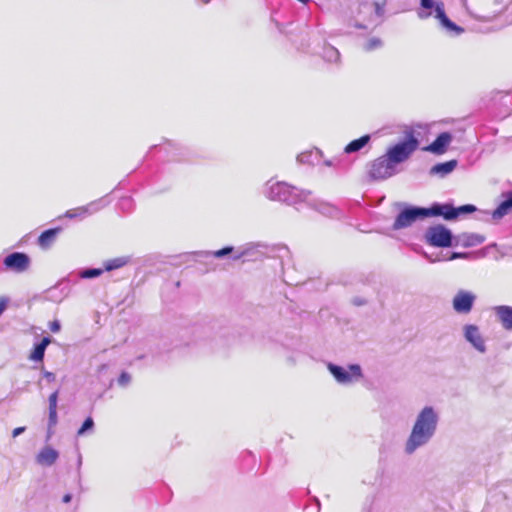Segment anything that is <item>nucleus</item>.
Masks as SVG:
<instances>
[{
  "label": "nucleus",
  "mask_w": 512,
  "mask_h": 512,
  "mask_svg": "<svg viewBox=\"0 0 512 512\" xmlns=\"http://www.w3.org/2000/svg\"><path fill=\"white\" fill-rule=\"evenodd\" d=\"M311 207H313L315 210H317L319 213H321L324 216L330 217V218H338L340 217V210L327 202L324 201H314L313 203L307 202Z\"/></svg>",
  "instance_id": "obj_18"
},
{
  "label": "nucleus",
  "mask_w": 512,
  "mask_h": 512,
  "mask_svg": "<svg viewBox=\"0 0 512 512\" xmlns=\"http://www.w3.org/2000/svg\"><path fill=\"white\" fill-rule=\"evenodd\" d=\"M463 337L478 353L485 354L487 352L486 340L477 325H464Z\"/></svg>",
  "instance_id": "obj_10"
},
{
  "label": "nucleus",
  "mask_w": 512,
  "mask_h": 512,
  "mask_svg": "<svg viewBox=\"0 0 512 512\" xmlns=\"http://www.w3.org/2000/svg\"><path fill=\"white\" fill-rule=\"evenodd\" d=\"M131 257L130 256H120L113 259H109L104 262V271H113L119 268L124 267L128 263H130Z\"/></svg>",
  "instance_id": "obj_25"
},
{
  "label": "nucleus",
  "mask_w": 512,
  "mask_h": 512,
  "mask_svg": "<svg viewBox=\"0 0 512 512\" xmlns=\"http://www.w3.org/2000/svg\"><path fill=\"white\" fill-rule=\"evenodd\" d=\"M130 381L131 376L127 372H122L118 378V384L123 387L127 386L130 383Z\"/></svg>",
  "instance_id": "obj_36"
},
{
  "label": "nucleus",
  "mask_w": 512,
  "mask_h": 512,
  "mask_svg": "<svg viewBox=\"0 0 512 512\" xmlns=\"http://www.w3.org/2000/svg\"><path fill=\"white\" fill-rule=\"evenodd\" d=\"M451 141V133L442 132L436 137V139L431 144L425 147L424 150L436 155H441L447 151V148Z\"/></svg>",
  "instance_id": "obj_13"
},
{
  "label": "nucleus",
  "mask_w": 512,
  "mask_h": 512,
  "mask_svg": "<svg viewBox=\"0 0 512 512\" xmlns=\"http://www.w3.org/2000/svg\"><path fill=\"white\" fill-rule=\"evenodd\" d=\"M475 211H477V207L473 204L455 207L452 203L434 202L430 207H426L427 218L443 217L447 221L455 220L461 215L471 214Z\"/></svg>",
  "instance_id": "obj_3"
},
{
  "label": "nucleus",
  "mask_w": 512,
  "mask_h": 512,
  "mask_svg": "<svg viewBox=\"0 0 512 512\" xmlns=\"http://www.w3.org/2000/svg\"><path fill=\"white\" fill-rule=\"evenodd\" d=\"M61 232L60 227L56 228H50L45 231H43L40 236L38 237V245L42 249H48L51 247V245L55 242L58 234Z\"/></svg>",
  "instance_id": "obj_19"
},
{
  "label": "nucleus",
  "mask_w": 512,
  "mask_h": 512,
  "mask_svg": "<svg viewBox=\"0 0 512 512\" xmlns=\"http://www.w3.org/2000/svg\"><path fill=\"white\" fill-rule=\"evenodd\" d=\"M323 58L327 62L337 63L340 59V53L335 47L327 45L323 48Z\"/></svg>",
  "instance_id": "obj_27"
},
{
  "label": "nucleus",
  "mask_w": 512,
  "mask_h": 512,
  "mask_svg": "<svg viewBox=\"0 0 512 512\" xmlns=\"http://www.w3.org/2000/svg\"><path fill=\"white\" fill-rule=\"evenodd\" d=\"M417 15L420 19H426L431 15V12H425L424 10H419Z\"/></svg>",
  "instance_id": "obj_41"
},
{
  "label": "nucleus",
  "mask_w": 512,
  "mask_h": 512,
  "mask_svg": "<svg viewBox=\"0 0 512 512\" xmlns=\"http://www.w3.org/2000/svg\"><path fill=\"white\" fill-rule=\"evenodd\" d=\"M484 240V236L474 233H463L457 237V241L460 242L464 247L480 245L484 242Z\"/></svg>",
  "instance_id": "obj_22"
},
{
  "label": "nucleus",
  "mask_w": 512,
  "mask_h": 512,
  "mask_svg": "<svg viewBox=\"0 0 512 512\" xmlns=\"http://www.w3.org/2000/svg\"><path fill=\"white\" fill-rule=\"evenodd\" d=\"M383 45V42L380 38H377V37H373V38H370L363 46V49L365 51H373V50H376V49H379L381 48Z\"/></svg>",
  "instance_id": "obj_30"
},
{
  "label": "nucleus",
  "mask_w": 512,
  "mask_h": 512,
  "mask_svg": "<svg viewBox=\"0 0 512 512\" xmlns=\"http://www.w3.org/2000/svg\"><path fill=\"white\" fill-rule=\"evenodd\" d=\"M71 499H72V496L70 494H66L63 497V502L64 503H69L71 501Z\"/></svg>",
  "instance_id": "obj_44"
},
{
  "label": "nucleus",
  "mask_w": 512,
  "mask_h": 512,
  "mask_svg": "<svg viewBox=\"0 0 512 512\" xmlns=\"http://www.w3.org/2000/svg\"><path fill=\"white\" fill-rule=\"evenodd\" d=\"M453 239L452 231L442 224L430 226L424 233L425 242L433 247H451Z\"/></svg>",
  "instance_id": "obj_6"
},
{
  "label": "nucleus",
  "mask_w": 512,
  "mask_h": 512,
  "mask_svg": "<svg viewBox=\"0 0 512 512\" xmlns=\"http://www.w3.org/2000/svg\"><path fill=\"white\" fill-rule=\"evenodd\" d=\"M425 257H426L430 262H435V261H436L435 259L430 258L427 254H425Z\"/></svg>",
  "instance_id": "obj_48"
},
{
  "label": "nucleus",
  "mask_w": 512,
  "mask_h": 512,
  "mask_svg": "<svg viewBox=\"0 0 512 512\" xmlns=\"http://www.w3.org/2000/svg\"><path fill=\"white\" fill-rule=\"evenodd\" d=\"M58 393V390H56L49 396V409H57Z\"/></svg>",
  "instance_id": "obj_37"
},
{
  "label": "nucleus",
  "mask_w": 512,
  "mask_h": 512,
  "mask_svg": "<svg viewBox=\"0 0 512 512\" xmlns=\"http://www.w3.org/2000/svg\"><path fill=\"white\" fill-rule=\"evenodd\" d=\"M44 377H45L48 381H54V380H55V374H54V373H52V372L45 371V372H44Z\"/></svg>",
  "instance_id": "obj_42"
},
{
  "label": "nucleus",
  "mask_w": 512,
  "mask_h": 512,
  "mask_svg": "<svg viewBox=\"0 0 512 512\" xmlns=\"http://www.w3.org/2000/svg\"><path fill=\"white\" fill-rule=\"evenodd\" d=\"M435 18H437L443 28H445L448 32L453 33L455 35H460L464 32V29L453 21H451L445 13L444 4L439 3L436 7Z\"/></svg>",
  "instance_id": "obj_15"
},
{
  "label": "nucleus",
  "mask_w": 512,
  "mask_h": 512,
  "mask_svg": "<svg viewBox=\"0 0 512 512\" xmlns=\"http://www.w3.org/2000/svg\"><path fill=\"white\" fill-rule=\"evenodd\" d=\"M315 502H316V506H317V511L320 512L321 504H320L319 499L315 498Z\"/></svg>",
  "instance_id": "obj_45"
},
{
  "label": "nucleus",
  "mask_w": 512,
  "mask_h": 512,
  "mask_svg": "<svg viewBox=\"0 0 512 512\" xmlns=\"http://www.w3.org/2000/svg\"><path fill=\"white\" fill-rule=\"evenodd\" d=\"M403 206L399 214L396 216L392 225L394 230H401L410 227L417 220L427 218L426 207L400 204Z\"/></svg>",
  "instance_id": "obj_5"
},
{
  "label": "nucleus",
  "mask_w": 512,
  "mask_h": 512,
  "mask_svg": "<svg viewBox=\"0 0 512 512\" xmlns=\"http://www.w3.org/2000/svg\"><path fill=\"white\" fill-rule=\"evenodd\" d=\"M325 165H327V166H332V165H333V163H332V161H331V160H327V161H325Z\"/></svg>",
  "instance_id": "obj_47"
},
{
  "label": "nucleus",
  "mask_w": 512,
  "mask_h": 512,
  "mask_svg": "<svg viewBox=\"0 0 512 512\" xmlns=\"http://www.w3.org/2000/svg\"><path fill=\"white\" fill-rule=\"evenodd\" d=\"M299 2L303 3V4H306L308 3L310 0H298Z\"/></svg>",
  "instance_id": "obj_49"
},
{
  "label": "nucleus",
  "mask_w": 512,
  "mask_h": 512,
  "mask_svg": "<svg viewBox=\"0 0 512 512\" xmlns=\"http://www.w3.org/2000/svg\"><path fill=\"white\" fill-rule=\"evenodd\" d=\"M93 427H94L93 419L91 417H87L84 420V422H83L82 426L80 427V429L78 430L77 434L79 436H81V435L85 434L87 431L92 430Z\"/></svg>",
  "instance_id": "obj_33"
},
{
  "label": "nucleus",
  "mask_w": 512,
  "mask_h": 512,
  "mask_svg": "<svg viewBox=\"0 0 512 512\" xmlns=\"http://www.w3.org/2000/svg\"><path fill=\"white\" fill-rule=\"evenodd\" d=\"M50 343V337H43L39 343L34 345L33 351L30 354V359L35 362L42 361L45 355V350Z\"/></svg>",
  "instance_id": "obj_23"
},
{
  "label": "nucleus",
  "mask_w": 512,
  "mask_h": 512,
  "mask_svg": "<svg viewBox=\"0 0 512 512\" xmlns=\"http://www.w3.org/2000/svg\"><path fill=\"white\" fill-rule=\"evenodd\" d=\"M355 303H356L357 305H361V304H362V301H361V300H358V301H355Z\"/></svg>",
  "instance_id": "obj_50"
},
{
  "label": "nucleus",
  "mask_w": 512,
  "mask_h": 512,
  "mask_svg": "<svg viewBox=\"0 0 512 512\" xmlns=\"http://www.w3.org/2000/svg\"><path fill=\"white\" fill-rule=\"evenodd\" d=\"M458 162L457 160H449L442 163H437L430 169V175H436L440 177H445L446 175L450 174L457 166Z\"/></svg>",
  "instance_id": "obj_21"
},
{
  "label": "nucleus",
  "mask_w": 512,
  "mask_h": 512,
  "mask_svg": "<svg viewBox=\"0 0 512 512\" xmlns=\"http://www.w3.org/2000/svg\"><path fill=\"white\" fill-rule=\"evenodd\" d=\"M440 2H435L434 0H420V5L425 10L433 9L436 13V7Z\"/></svg>",
  "instance_id": "obj_34"
},
{
  "label": "nucleus",
  "mask_w": 512,
  "mask_h": 512,
  "mask_svg": "<svg viewBox=\"0 0 512 512\" xmlns=\"http://www.w3.org/2000/svg\"><path fill=\"white\" fill-rule=\"evenodd\" d=\"M108 202L104 198L97 199L88 203L85 206L70 209L66 212L65 216L68 218H79L84 219L90 215H93L103 209Z\"/></svg>",
  "instance_id": "obj_11"
},
{
  "label": "nucleus",
  "mask_w": 512,
  "mask_h": 512,
  "mask_svg": "<svg viewBox=\"0 0 512 512\" xmlns=\"http://www.w3.org/2000/svg\"><path fill=\"white\" fill-rule=\"evenodd\" d=\"M327 368L335 380L340 384H349L362 377V369L358 364H351L348 368L328 363Z\"/></svg>",
  "instance_id": "obj_7"
},
{
  "label": "nucleus",
  "mask_w": 512,
  "mask_h": 512,
  "mask_svg": "<svg viewBox=\"0 0 512 512\" xmlns=\"http://www.w3.org/2000/svg\"><path fill=\"white\" fill-rule=\"evenodd\" d=\"M465 257H466L465 253L452 252L451 256L448 259L449 260H454V259L465 258Z\"/></svg>",
  "instance_id": "obj_39"
},
{
  "label": "nucleus",
  "mask_w": 512,
  "mask_h": 512,
  "mask_svg": "<svg viewBox=\"0 0 512 512\" xmlns=\"http://www.w3.org/2000/svg\"><path fill=\"white\" fill-rule=\"evenodd\" d=\"M49 329L53 333L59 332L61 330V323H60V321L59 320H54V321L50 322Z\"/></svg>",
  "instance_id": "obj_38"
},
{
  "label": "nucleus",
  "mask_w": 512,
  "mask_h": 512,
  "mask_svg": "<svg viewBox=\"0 0 512 512\" xmlns=\"http://www.w3.org/2000/svg\"><path fill=\"white\" fill-rule=\"evenodd\" d=\"M396 172V167L384 154L371 162L369 176L374 180H385L395 175Z\"/></svg>",
  "instance_id": "obj_8"
},
{
  "label": "nucleus",
  "mask_w": 512,
  "mask_h": 512,
  "mask_svg": "<svg viewBox=\"0 0 512 512\" xmlns=\"http://www.w3.org/2000/svg\"><path fill=\"white\" fill-rule=\"evenodd\" d=\"M435 18H437L443 28H445L448 32L453 33L455 35H460L464 32V29L453 21H451L445 13L444 4L439 3L436 7Z\"/></svg>",
  "instance_id": "obj_14"
},
{
  "label": "nucleus",
  "mask_w": 512,
  "mask_h": 512,
  "mask_svg": "<svg viewBox=\"0 0 512 512\" xmlns=\"http://www.w3.org/2000/svg\"><path fill=\"white\" fill-rule=\"evenodd\" d=\"M25 427H17L12 431V436L15 438L25 431Z\"/></svg>",
  "instance_id": "obj_40"
},
{
  "label": "nucleus",
  "mask_w": 512,
  "mask_h": 512,
  "mask_svg": "<svg viewBox=\"0 0 512 512\" xmlns=\"http://www.w3.org/2000/svg\"><path fill=\"white\" fill-rule=\"evenodd\" d=\"M439 422V414L432 406H425L416 416L411 433L405 443V452L413 454L427 445L434 437Z\"/></svg>",
  "instance_id": "obj_1"
},
{
  "label": "nucleus",
  "mask_w": 512,
  "mask_h": 512,
  "mask_svg": "<svg viewBox=\"0 0 512 512\" xmlns=\"http://www.w3.org/2000/svg\"><path fill=\"white\" fill-rule=\"evenodd\" d=\"M493 311L502 327L506 330H512V307L508 305H499L495 306Z\"/></svg>",
  "instance_id": "obj_17"
},
{
  "label": "nucleus",
  "mask_w": 512,
  "mask_h": 512,
  "mask_svg": "<svg viewBox=\"0 0 512 512\" xmlns=\"http://www.w3.org/2000/svg\"><path fill=\"white\" fill-rule=\"evenodd\" d=\"M419 146L418 139L413 132H409L403 141L389 147L385 153L390 162L396 167L405 162L417 150Z\"/></svg>",
  "instance_id": "obj_4"
},
{
  "label": "nucleus",
  "mask_w": 512,
  "mask_h": 512,
  "mask_svg": "<svg viewBox=\"0 0 512 512\" xmlns=\"http://www.w3.org/2000/svg\"><path fill=\"white\" fill-rule=\"evenodd\" d=\"M56 291L55 288L49 289L47 292V297L51 300L58 301V299L54 298L53 293Z\"/></svg>",
  "instance_id": "obj_43"
},
{
  "label": "nucleus",
  "mask_w": 512,
  "mask_h": 512,
  "mask_svg": "<svg viewBox=\"0 0 512 512\" xmlns=\"http://www.w3.org/2000/svg\"><path fill=\"white\" fill-rule=\"evenodd\" d=\"M82 464V458H81V455L78 454V467H80Z\"/></svg>",
  "instance_id": "obj_46"
},
{
  "label": "nucleus",
  "mask_w": 512,
  "mask_h": 512,
  "mask_svg": "<svg viewBox=\"0 0 512 512\" xmlns=\"http://www.w3.org/2000/svg\"><path fill=\"white\" fill-rule=\"evenodd\" d=\"M476 298L473 292L460 289L452 299V307L458 314H469L473 309Z\"/></svg>",
  "instance_id": "obj_9"
},
{
  "label": "nucleus",
  "mask_w": 512,
  "mask_h": 512,
  "mask_svg": "<svg viewBox=\"0 0 512 512\" xmlns=\"http://www.w3.org/2000/svg\"><path fill=\"white\" fill-rule=\"evenodd\" d=\"M501 198V202L491 213L493 220H500L512 211V190L503 192Z\"/></svg>",
  "instance_id": "obj_16"
},
{
  "label": "nucleus",
  "mask_w": 512,
  "mask_h": 512,
  "mask_svg": "<svg viewBox=\"0 0 512 512\" xmlns=\"http://www.w3.org/2000/svg\"><path fill=\"white\" fill-rule=\"evenodd\" d=\"M321 156V151L319 149H315L312 151H307L299 154L297 156V161L301 164H310L313 165L315 161H318Z\"/></svg>",
  "instance_id": "obj_26"
},
{
  "label": "nucleus",
  "mask_w": 512,
  "mask_h": 512,
  "mask_svg": "<svg viewBox=\"0 0 512 512\" xmlns=\"http://www.w3.org/2000/svg\"><path fill=\"white\" fill-rule=\"evenodd\" d=\"M59 457V453L52 447H44L37 455V463L45 466H52Z\"/></svg>",
  "instance_id": "obj_20"
},
{
  "label": "nucleus",
  "mask_w": 512,
  "mask_h": 512,
  "mask_svg": "<svg viewBox=\"0 0 512 512\" xmlns=\"http://www.w3.org/2000/svg\"><path fill=\"white\" fill-rule=\"evenodd\" d=\"M57 409H49V417H48V427L51 429L57 424Z\"/></svg>",
  "instance_id": "obj_35"
},
{
  "label": "nucleus",
  "mask_w": 512,
  "mask_h": 512,
  "mask_svg": "<svg viewBox=\"0 0 512 512\" xmlns=\"http://www.w3.org/2000/svg\"><path fill=\"white\" fill-rule=\"evenodd\" d=\"M104 272L101 268H86L80 271V277L83 279H92L99 277Z\"/></svg>",
  "instance_id": "obj_29"
},
{
  "label": "nucleus",
  "mask_w": 512,
  "mask_h": 512,
  "mask_svg": "<svg viewBox=\"0 0 512 512\" xmlns=\"http://www.w3.org/2000/svg\"><path fill=\"white\" fill-rule=\"evenodd\" d=\"M254 244H248L246 245V247H244L243 249L241 250H238L233 256H232V259L233 260H239L247 255H249L252 251V249L254 248Z\"/></svg>",
  "instance_id": "obj_32"
},
{
  "label": "nucleus",
  "mask_w": 512,
  "mask_h": 512,
  "mask_svg": "<svg viewBox=\"0 0 512 512\" xmlns=\"http://www.w3.org/2000/svg\"><path fill=\"white\" fill-rule=\"evenodd\" d=\"M373 5L376 16L382 18L385 14L386 0H373Z\"/></svg>",
  "instance_id": "obj_31"
},
{
  "label": "nucleus",
  "mask_w": 512,
  "mask_h": 512,
  "mask_svg": "<svg viewBox=\"0 0 512 512\" xmlns=\"http://www.w3.org/2000/svg\"><path fill=\"white\" fill-rule=\"evenodd\" d=\"M370 135L366 134L358 139L352 140L344 148V152L347 154L355 153L363 149L370 141Z\"/></svg>",
  "instance_id": "obj_24"
},
{
  "label": "nucleus",
  "mask_w": 512,
  "mask_h": 512,
  "mask_svg": "<svg viewBox=\"0 0 512 512\" xmlns=\"http://www.w3.org/2000/svg\"><path fill=\"white\" fill-rule=\"evenodd\" d=\"M263 194L271 201L285 203L290 206H296L301 203L310 201L312 194L309 190L299 189L296 186L290 185L283 181L266 182Z\"/></svg>",
  "instance_id": "obj_2"
},
{
  "label": "nucleus",
  "mask_w": 512,
  "mask_h": 512,
  "mask_svg": "<svg viewBox=\"0 0 512 512\" xmlns=\"http://www.w3.org/2000/svg\"><path fill=\"white\" fill-rule=\"evenodd\" d=\"M233 251H234V247L226 246V247H224L222 249H219V250L213 251V252H210V251L199 252L198 255L201 256V257L213 256L215 258H223V257L231 254Z\"/></svg>",
  "instance_id": "obj_28"
},
{
  "label": "nucleus",
  "mask_w": 512,
  "mask_h": 512,
  "mask_svg": "<svg viewBox=\"0 0 512 512\" xmlns=\"http://www.w3.org/2000/svg\"><path fill=\"white\" fill-rule=\"evenodd\" d=\"M3 263L7 269L16 273H22L28 270L31 259L24 252H13L4 258Z\"/></svg>",
  "instance_id": "obj_12"
}]
</instances>
